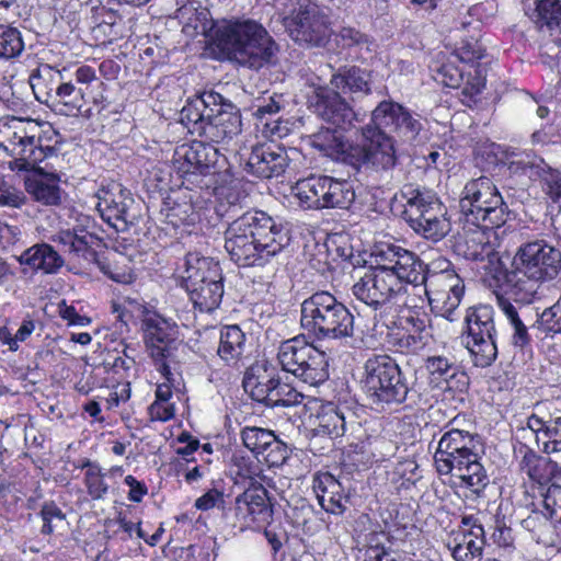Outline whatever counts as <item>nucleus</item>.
<instances>
[{
	"label": "nucleus",
	"instance_id": "nucleus-19",
	"mask_svg": "<svg viewBox=\"0 0 561 561\" xmlns=\"http://www.w3.org/2000/svg\"><path fill=\"white\" fill-rule=\"evenodd\" d=\"M233 512L241 530L270 524L273 518V508L267 497V490L262 484H251L236 497Z\"/></svg>",
	"mask_w": 561,
	"mask_h": 561
},
{
	"label": "nucleus",
	"instance_id": "nucleus-28",
	"mask_svg": "<svg viewBox=\"0 0 561 561\" xmlns=\"http://www.w3.org/2000/svg\"><path fill=\"white\" fill-rule=\"evenodd\" d=\"M279 377L274 368H268L265 364L251 366L243 377V388L250 397L268 407L272 391L277 386Z\"/></svg>",
	"mask_w": 561,
	"mask_h": 561
},
{
	"label": "nucleus",
	"instance_id": "nucleus-55",
	"mask_svg": "<svg viewBox=\"0 0 561 561\" xmlns=\"http://www.w3.org/2000/svg\"><path fill=\"white\" fill-rule=\"evenodd\" d=\"M543 159L534 152H523L515 154L508 162V170L514 174H525L530 180L535 178L540 169Z\"/></svg>",
	"mask_w": 561,
	"mask_h": 561
},
{
	"label": "nucleus",
	"instance_id": "nucleus-57",
	"mask_svg": "<svg viewBox=\"0 0 561 561\" xmlns=\"http://www.w3.org/2000/svg\"><path fill=\"white\" fill-rule=\"evenodd\" d=\"M220 203L218 206V214L224 216L231 210L234 213L242 208L243 202L247 199V195L237 186L221 187L218 193Z\"/></svg>",
	"mask_w": 561,
	"mask_h": 561
},
{
	"label": "nucleus",
	"instance_id": "nucleus-60",
	"mask_svg": "<svg viewBox=\"0 0 561 561\" xmlns=\"http://www.w3.org/2000/svg\"><path fill=\"white\" fill-rule=\"evenodd\" d=\"M282 108H284L283 96L274 94L267 99H263L259 104H256L253 115L260 121V123L264 124L265 127H268V119L278 114Z\"/></svg>",
	"mask_w": 561,
	"mask_h": 561
},
{
	"label": "nucleus",
	"instance_id": "nucleus-46",
	"mask_svg": "<svg viewBox=\"0 0 561 561\" xmlns=\"http://www.w3.org/2000/svg\"><path fill=\"white\" fill-rule=\"evenodd\" d=\"M497 304L504 316L506 317L510 325L512 327V343L516 347L524 348L529 345L531 337L528 333V328L520 319L517 308L506 298L497 297Z\"/></svg>",
	"mask_w": 561,
	"mask_h": 561
},
{
	"label": "nucleus",
	"instance_id": "nucleus-21",
	"mask_svg": "<svg viewBox=\"0 0 561 561\" xmlns=\"http://www.w3.org/2000/svg\"><path fill=\"white\" fill-rule=\"evenodd\" d=\"M286 149L270 141L257 144L251 150L244 170L256 178L271 179L282 175L288 167Z\"/></svg>",
	"mask_w": 561,
	"mask_h": 561
},
{
	"label": "nucleus",
	"instance_id": "nucleus-15",
	"mask_svg": "<svg viewBox=\"0 0 561 561\" xmlns=\"http://www.w3.org/2000/svg\"><path fill=\"white\" fill-rule=\"evenodd\" d=\"M218 161V150L202 141H194L191 145H182L176 148L174 153V169L183 184L187 187L208 186L205 179L215 174V165Z\"/></svg>",
	"mask_w": 561,
	"mask_h": 561
},
{
	"label": "nucleus",
	"instance_id": "nucleus-27",
	"mask_svg": "<svg viewBox=\"0 0 561 561\" xmlns=\"http://www.w3.org/2000/svg\"><path fill=\"white\" fill-rule=\"evenodd\" d=\"M312 489L320 506L330 514L342 515L345 510L346 496L340 481L330 472H319L314 476Z\"/></svg>",
	"mask_w": 561,
	"mask_h": 561
},
{
	"label": "nucleus",
	"instance_id": "nucleus-61",
	"mask_svg": "<svg viewBox=\"0 0 561 561\" xmlns=\"http://www.w3.org/2000/svg\"><path fill=\"white\" fill-rule=\"evenodd\" d=\"M546 438L543 443V451L546 454H553L561 451V415H556L552 412V416L548 427H546Z\"/></svg>",
	"mask_w": 561,
	"mask_h": 561
},
{
	"label": "nucleus",
	"instance_id": "nucleus-25",
	"mask_svg": "<svg viewBox=\"0 0 561 561\" xmlns=\"http://www.w3.org/2000/svg\"><path fill=\"white\" fill-rule=\"evenodd\" d=\"M309 144L323 156L352 165L356 144L350 142L339 129L321 128L309 137Z\"/></svg>",
	"mask_w": 561,
	"mask_h": 561
},
{
	"label": "nucleus",
	"instance_id": "nucleus-49",
	"mask_svg": "<svg viewBox=\"0 0 561 561\" xmlns=\"http://www.w3.org/2000/svg\"><path fill=\"white\" fill-rule=\"evenodd\" d=\"M526 529L531 531L533 539L545 547H553L557 536L552 523L546 515L535 513L524 520Z\"/></svg>",
	"mask_w": 561,
	"mask_h": 561
},
{
	"label": "nucleus",
	"instance_id": "nucleus-43",
	"mask_svg": "<svg viewBox=\"0 0 561 561\" xmlns=\"http://www.w3.org/2000/svg\"><path fill=\"white\" fill-rule=\"evenodd\" d=\"M289 374L309 386H318L329 378V364L324 352L318 350L309 359H304L299 369Z\"/></svg>",
	"mask_w": 561,
	"mask_h": 561
},
{
	"label": "nucleus",
	"instance_id": "nucleus-5",
	"mask_svg": "<svg viewBox=\"0 0 561 561\" xmlns=\"http://www.w3.org/2000/svg\"><path fill=\"white\" fill-rule=\"evenodd\" d=\"M351 310L327 290L313 293L300 306L301 328L317 340H343L354 335Z\"/></svg>",
	"mask_w": 561,
	"mask_h": 561
},
{
	"label": "nucleus",
	"instance_id": "nucleus-40",
	"mask_svg": "<svg viewBox=\"0 0 561 561\" xmlns=\"http://www.w3.org/2000/svg\"><path fill=\"white\" fill-rule=\"evenodd\" d=\"M331 85L343 93H364L370 92V80L367 71L357 68H341L330 80Z\"/></svg>",
	"mask_w": 561,
	"mask_h": 561
},
{
	"label": "nucleus",
	"instance_id": "nucleus-11",
	"mask_svg": "<svg viewBox=\"0 0 561 561\" xmlns=\"http://www.w3.org/2000/svg\"><path fill=\"white\" fill-rule=\"evenodd\" d=\"M463 343L477 367H489L497 357L494 310L489 305L470 307L465 317Z\"/></svg>",
	"mask_w": 561,
	"mask_h": 561
},
{
	"label": "nucleus",
	"instance_id": "nucleus-42",
	"mask_svg": "<svg viewBox=\"0 0 561 561\" xmlns=\"http://www.w3.org/2000/svg\"><path fill=\"white\" fill-rule=\"evenodd\" d=\"M289 374L309 386H318L329 378V364L324 352L318 350L309 359H304L299 369Z\"/></svg>",
	"mask_w": 561,
	"mask_h": 561
},
{
	"label": "nucleus",
	"instance_id": "nucleus-7",
	"mask_svg": "<svg viewBox=\"0 0 561 561\" xmlns=\"http://www.w3.org/2000/svg\"><path fill=\"white\" fill-rule=\"evenodd\" d=\"M404 201L402 218L410 228L433 242H438L450 231L447 209L439 198L431 191L405 185L401 190Z\"/></svg>",
	"mask_w": 561,
	"mask_h": 561
},
{
	"label": "nucleus",
	"instance_id": "nucleus-39",
	"mask_svg": "<svg viewBox=\"0 0 561 561\" xmlns=\"http://www.w3.org/2000/svg\"><path fill=\"white\" fill-rule=\"evenodd\" d=\"M345 416L332 403L321 407L313 420L316 436L341 437L345 432Z\"/></svg>",
	"mask_w": 561,
	"mask_h": 561
},
{
	"label": "nucleus",
	"instance_id": "nucleus-48",
	"mask_svg": "<svg viewBox=\"0 0 561 561\" xmlns=\"http://www.w3.org/2000/svg\"><path fill=\"white\" fill-rule=\"evenodd\" d=\"M517 454L520 456V471L526 473L530 480L541 483L547 478V460L526 445H522Z\"/></svg>",
	"mask_w": 561,
	"mask_h": 561
},
{
	"label": "nucleus",
	"instance_id": "nucleus-31",
	"mask_svg": "<svg viewBox=\"0 0 561 561\" xmlns=\"http://www.w3.org/2000/svg\"><path fill=\"white\" fill-rule=\"evenodd\" d=\"M180 18L185 20L182 27L184 34L191 37L202 35L217 45V27L220 24L215 23L207 9L184 7L180 10Z\"/></svg>",
	"mask_w": 561,
	"mask_h": 561
},
{
	"label": "nucleus",
	"instance_id": "nucleus-62",
	"mask_svg": "<svg viewBox=\"0 0 561 561\" xmlns=\"http://www.w3.org/2000/svg\"><path fill=\"white\" fill-rule=\"evenodd\" d=\"M265 461L272 467L283 465L289 456V450L285 443L273 435L272 442L268 443L266 451L262 454Z\"/></svg>",
	"mask_w": 561,
	"mask_h": 561
},
{
	"label": "nucleus",
	"instance_id": "nucleus-36",
	"mask_svg": "<svg viewBox=\"0 0 561 561\" xmlns=\"http://www.w3.org/2000/svg\"><path fill=\"white\" fill-rule=\"evenodd\" d=\"M530 15L539 28L547 27L553 42L561 47V0H536Z\"/></svg>",
	"mask_w": 561,
	"mask_h": 561
},
{
	"label": "nucleus",
	"instance_id": "nucleus-59",
	"mask_svg": "<svg viewBox=\"0 0 561 561\" xmlns=\"http://www.w3.org/2000/svg\"><path fill=\"white\" fill-rule=\"evenodd\" d=\"M84 484L89 495L93 500L103 499L108 491L105 474L102 472L101 467H92L90 471H85Z\"/></svg>",
	"mask_w": 561,
	"mask_h": 561
},
{
	"label": "nucleus",
	"instance_id": "nucleus-38",
	"mask_svg": "<svg viewBox=\"0 0 561 561\" xmlns=\"http://www.w3.org/2000/svg\"><path fill=\"white\" fill-rule=\"evenodd\" d=\"M186 290L196 308L203 312H210L219 306L224 295L222 274Z\"/></svg>",
	"mask_w": 561,
	"mask_h": 561
},
{
	"label": "nucleus",
	"instance_id": "nucleus-20",
	"mask_svg": "<svg viewBox=\"0 0 561 561\" xmlns=\"http://www.w3.org/2000/svg\"><path fill=\"white\" fill-rule=\"evenodd\" d=\"M465 239L458 243V249L467 260L481 263L485 272L497 270L500 262L499 253L495 250L494 228L484 225H466Z\"/></svg>",
	"mask_w": 561,
	"mask_h": 561
},
{
	"label": "nucleus",
	"instance_id": "nucleus-17",
	"mask_svg": "<svg viewBox=\"0 0 561 561\" xmlns=\"http://www.w3.org/2000/svg\"><path fill=\"white\" fill-rule=\"evenodd\" d=\"M96 208L101 217L116 231H126L134 225L137 215L134 211L135 201L130 193L121 184L113 183L102 186L98 193Z\"/></svg>",
	"mask_w": 561,
	"mask_h": 561
},
{
	"label": "nucleus",
	"instance_id": "nucleus-53",
	"mask_svg": "<svg viewBox=\"0 0 561 561\" xmlns=\"http://www.w3.org/2000/svg\"><path fill=\"white\" fill-rule=\"evenodd\" d=\"M533 181H540L542 191L553 202L561 198V171L551 168L545 160Z\"/></svg>",
	"mask_w": 561,
	"mask_h": 561
},
{
	"label": "nucleus",
	"instance_id": "nucleus-29",
	"mask_svg": "<svg viewBox=\"0 0 561 561\" xmlns=\"http://www.w3.org/2000/svg\"><path fill=\"white\" fill-rule=\"evenodd\" d=\"M21 265H27L34 272L56 274L64 266L62 256L48 243H36L18 257Z\"/></svg>",
	"mask_w": 561,
	"mask_h": 561
},
{
	"label": "nucleus",
	"instance_id": "nucleus-56",
	"mask_svg": "<svg viewBox=\"0 0 561 561\" xmlns=\"http://www.w3.org/2000/svg\"><path fill=\"white\" fill-rule=\"evenodd\" d=\"M536 325L546 334H561V296L539 314Z\"/></svg>",
	"mask_w": 561,
	"mask_h": 561
},
{
	"label": "nucleus",
	"instance_id": "nucleus-58",
	"mask_svg": "<svg viewBox=\"0 0 561 561\" xmlns=\"http://www.w3.org/2000/svg\"><path fill=\"white\" fill-rule=\"evenodd\" d=\"M302 394L296 391L287 383L277 381L274 391H272V398H270L268 407H293L299 404L302 401Z\"/></svg>",
	"mask_w": 561,
	"mask_h": 561
},
{
	"label": "nucleus",
	"instance_id": "nucleus-33",
	"mask_svg": "<svg viewBox=\"0 0 561 561\" xmlns=\"http://www.w3.org/2000/svg\"><path fill=\"white\" fill-rule=\"evenodd\" d=\"M328 175H312L296 183L295 195L306 209H324Z\"/></svg>",
	"mask_w": 561,
	"mask_h": 561
},
{
	"label": "nucleus",
	"instance_id": "nucleus-45",
	"mask_svg": "<svg viewBox=\"0 0 561 561\" xmlns=\"http://www.w3.org/2000/svg\"><path fill=\"white\" fill-rule=\"evenodd\" d=\"M354 201L355 191L351 182L328 176L324 208L347 209Z\"/></svg>",
	"mask_w": 561,
	"mask_h": 561
},
{
	"label": "nucleus",
	"instance_id": "nucleus-18",
	"mask_svg": "<svg viewBox=\"0 0 561 561\" xmlns=\"http://www.w3.org/2000/svg\"><path fill=\"white\" fill-rule=\"evenodd\" d=\"M385 133L394 134L403 142H412L422 129L417 114L393 101H382L371 112V123Z\"/></svg>",
	"mask_w": 561,
	"mask_h": 561
},
{
	"label": "nucleus",
	"instance_id": "nucleus-13",
	"mask_svg": "<svg viewBox=\"0 0 561 561\" xmlns=\"http://www.w3.org/2000/svg\"><path fill=\"white\" fill-rule=\"evenodd\" d=\"M282 22L291 39L307 47L324 46L332 34L328 15L317 4L299 5Z\"/></svg>",
	"mask_w": 561,
	"mask_h": 561
},
{
	"label": "nucleus",
	"instance_id": "nucleus-4",
	"mask_svg": "<svg viewBox=\"0 0 561 561\" xmlns=\"http://www.w3.org/2000/svg\"><path fill=\"white\" fill-rule=\"evenodd\" d=\"M217 46L240 65L260 69L271 62L277 46L254 20L224 21L217 27Z\"/></svg>",
	"mask_w": 561,
	"mask_h": 561
},
{
	"label": "nucleus",
	"instance_id": "nucleus-51",
	"mask_svg": "<svg viewBox=\"0 0 561 561\" xmlns=\"http://www.w3.org/2000/svg\"><path fill=\"white\" fill-rule=\"evenodd\" d=\"M424 367L433 381H447L454 378L458 373V365L454 358L443 355L428 356L425 359Z\"/></svg>",
	"mask_w": 561,
	"mask_h": 561
},
{
	"label": "nucleus",
	"instance_id": "nucleus-37",
	"mask_svg": "<svg viewBox=\"0 0 561 561\" xmlns=\"http://www.w3.org/2000/svg\"><path fill=\"white\" fill-rule=\"evenodd\" d=\"M485 537L458 531L446 543L455 561H481Z\"/></svg>",
	"mask_w": 561,
	"mask_h": 561
},
{
	"label": "nucleus",
	"instance_id": "nucleus-34",
	"mask_svg": "<svg viewBox=\"0 0 561 561\" xmlns=\"http://www.w3.org/2000/svg\"><path fill=\"white\" fill-rule=\"evenodd\" d=\"M245 334L238 325H227L220 331L217 355L228 366H237L245 352Z\"/></svg>",
	"mask_w": 561,
	"mask_h": 561
},
{
	"label": "nucleus",
	"instance_id": "nucleus-30",
	"mask_svg": "<svg viewBox=\"0 0 561 561\" xmlns=\"http://www.w3.org/2000/svg\"><path fill=\"white\" fill-rule=\"evenodd\" d=\"M221 268L219 263L208 256H203L197 252H190L184 260L183 283L185 289L192 286L202 285L208 282V278L219 277Z\"/></svg>",
	"mask_w": 561,
	"mask_h": 561
},
{
	"label": "nucleus",
	"instance_id": "nucleus-52",
	"mask_svg": "<svg viewBox=\"0 0 561 561\" xmlns=\"http://www.w3.org/2000/svg\"><path fill=\"white\" fill-rule=\"evenodd\" d=\"M24 50L21 32L12 26L0 24V58L12 59Z\"/></svg>",
	"mask_w": 561,
	"mask_h": 561
},
{
	"label": "nucleus",
	"instance_id": "nucleus-44",
	"mask_svg": "<svg viewBox=\"0 0 561 561\" xmlns=\"http://www.w3.org/2000/svg\"><path fill=\"white\" fill-rule=\"evenodd\" d=\"M472 445H481L478 435H473L468 431L449 428L439 438L435 455L449 458L455 450L463 449L469 453Z\"/></svg>",
	"mask_w": 561,
	"mask_h": 561
},
{
	"label": "nucleus",
	"instance_id": "nucleus-1",
	"mask_svg": "<svg viewBox=\"0 0 561 561\" xmlns=\"http://www.w3.org/2000/svg\"><path fill=\"white\" fill-rule=\"evenodd\" d=\"M376 265L360 276L352 294L373 310H382L405 295L407 284L417 278L416 254L397 244H382L375 252Z\"/></svg>",
	"mask_w": 561,
	"mask_h": 561
},
{
	"label": "nucleus",
	"instance_id": "nucleus-3",
	"mask_svg": "<svg viewBox=\"0 0 561 561\" xmlns=\"http://www.w3.org/2000/svg\"><path fill=\"white\" fill-rule=\"evenodd\" d=\"M504 274L506 294L516 301L530 304L541 285L557 278L561 271V250L545 239H536L519 245Z\"/></svg>",
	"mask_w": 561,
	"mask_h": 561
},
{
	"label": "nucleus",
	"instance_id": "nucleus-50",
	"mask_svg": "<svg viewBox=\"0 0 561 561\" xmlns=\"http://www.w3.org/2000/svg\"><path fill=\"white\" fill-rule=\"evenodd\" d=\"M553 412V403L549 400L540 401L534 404L533 413L526 420V427L519 431L526 432L529 430L535 434L536 438L540 436L546 438V427H548Z\"/></svg>",
	"mask_w": 561,
	"mask_h": 561
},
{
	"label": "nucleus",
	"instance_id": "nucleus-8",
	"mask_svg": "<svg viewBox=\"0 0 561 561\" xmlns=\"http://www.w3.org/2000/svg\"><path fill=\"white\" fill-rule=\"evenodd\" d=\"M360 386L369 402L380 409L403 403L410 391L400 366L388 355H375L365 362Z\"/></svg>",
	"mask_w": 561,
	"mask_h": 561
},
{
	"label": "nucleus",
	"instance_id": "nucleus-22",
	"mask_svg": "<svg viewBox=\"0 0 561 561\" xmlns=\"http://www.w3.org/2000/svg\"><path fill=\"white\" fill-rule=\"evenodd\" d=\"M145 342L153 359L169 357L175 340V324L156 312H147L142 319Z\"/></svg>",
	"mask_w": 561,
	"mask_h": 561
},
{
	"label": "nucleus",
	"instance_id": "nucleus-41",
	"mask_svg": "<svg viewBox=\"0 0 561 561\" xmlns=\"http://www.w3.org/2000/svg\"><path fill=\"white\" fill-rule=\"evenodd\" d=\"M43 178L28 185V192L34 199L46 206H57L61 203L62 191L59 186L60 176L56 172L38 173Z\"/></svg>",
	"mask_w": 561,
	"mask_h": 561
},
{
	"label": "nucleus",
	"instance_id": "nucleus-10",
	"mask_svg": "<svg viewBox=\"0 0 561 561\" xmlns=\"http://www.w3.org/2000/svg\"><path fill=\"white\" fill-rule=\"evenodd\" d=\"M0 147L13 157L10 169L19 172L44 173L38 164L57 153L54 147L44 146L39 137L31 135L24 122L15 117L0 125Z\"/></svg>",
	"mask_w": 561,
	"mask_h": 561
},
{
	"label": "nucleus",
	"instance_id": "nucleus-6",
	"mask_svg": "<svg viewBox=\"0 0 561 561\" xmlns=\"http://www.w3.org/2000/svg\"><path fill=\"white\" fill-rule=\"evenodd\" d=\"M450 265V262L445 259L424 265L416 255L415 270L419 274L412 284L423 285L424 294L436 314L454 321L455 312L463 296L465 285Z\"/></svg>",
	"mask_w": 561,
	"mask_h": 561
},
{
	"label": "nucleus",
	"instance_id": "nucleus-14",
	"mask_svg": "<svg viewBox=\"0 0 561 561\" xmlns=\"http://www.w3.org/2000/svg\"><path fill=\"white\" fill-rule=\"evenodd\" d=\"M470 446L469 453L463 449L455 450L449 458L434 456L436 470L439 474H453L460 480V485L466 486L474 497H480L489 485V476L480 462L478 447Z\"/></svg>",
	"mask_w": 561,
	"mask_h": 561
},
{
	"label": "nucleus",
	"instance_id": "nucleus-12",
	"mask_svg": "<svg viewBox=\"0 0 561 561\" xmlns=\"http://www.w3.org/2000/svg\"><path fill=\"white\" fill-rule=\"evenodd\" d=\"M364 144L356 145L352 165L376 176L389 175L397 165L393 137L371 124L360 129Z\"/></svg>",
	"mask_w": 561,
	"mask_h": 561
},
{
	"label": "nucleus",
	"instance_id": "nucleus-2",
	"mask_svg": "<svg viewBox=\"0 0 561 561\" xmlns=\"http://www.w3.org/2000/svg\"><path fill=\"white\" fill-rule=\"evenodd\" d=\"M289 243V230L262 210L243 213L225 230V249L239 266H264Z\"/></svg>",
	"mask_w": 561,
	"mask_h": 561
},
{
	"label": "nucleus",
	"instance_id": "nucleus-9",
	"mask_svg": "<svg viewBox=\"0 0 561 561\" xmlns=\"http://www.w3.org/2000/svg\"><path fill=\"white\" fill-rule=\"evenodd\" d=\"M459 209L465 225H484L499 228L508 216V206L492 179L479 176L466 183L462 188Z\"/></svg>",
	"mask_w": 561,
	"mask_h": 561
},
{
	"label": "nucleus",
	"instance_id": "nucleus-26",
	"mask_svg": "<svg viewBox=\"0 0 561 561\" xmlns=\"http://www.w3.org/2000/svg\"><path fill=\"white\" fill-rule=\"evenodd\" d=\"M51 240L60 245L66 253L75 259H82L85 262L96 260L95 248L100 247L102 239L84 229L73 228L72 230H60L53 236Z\"/></svg>",
	"mask_w": 561,
	"mask_h": 561
},
{
	"label": "nucleus",
	"instance_id": "nucleus-32",
	"mask_svg": "<svg viewBox=\"0 0 561 561\" xmlns=\"http://www.w3.org/2000/svg\"><path fill=\"white\" fill-rule=\"evenodd\" d=\"M317 351L318 348L300 334L279 344L277 359L282 369L290 373L293 369H299L304 359H309Z\"/></svg>",
	"mask_w": 561,
	"mask_h": 561
},
{
	"label": "nucleus",
	"instance_id": "nucleus-24",
	"mask_svg": "<svg viewBox=\"0 0 561 561\" xmlns=\"http://www.w3.org/2000/svg\"><path fill=\"white\" fill-rule=\"evenodd\" d=\"M222 100V95L215 91H206L187 101L181 111V122L190 133L204 137V129L208 126L209 118L214 115V106Z\"/></svg>",
	"mask_w": 561,
	"mask_h": 561
},
{
	"label": "nucleus",
	"instance_id": "nucleus-35",
	"mask_svg": "<svg viewBox=\"0 0 561 561\" xmlns=\"http://www.w3.org/2000/svg\"><path fill=\"white\" fill-rule=\"evenodd\" d=\"M47 99L54 106H60L65 115H77L84 105V92L72 82H57L56 89L49 88Z\"/></svg>",
	"mask_w": 561,
	"mask_h": 561
},
{
	"label": "nucleus",
	"instance_id": "nucleus-23",
	"mask_svg": "<svg viewBox=\"0 0 561 561\" xmlns=\"http://www.w3.org/2000/svg\"><path fill=\"white\" fill-rule=\"evenodd\" d=\"M241 116L239 110L224 98L214 106V115L204 129V137L211 142H222L231 139L241 131Z\"/></svg>",
	"mask_w": 561,
	"mask_h": 561
},
{
	"label": "nucleus",
	"instance_id": "nucleus-16",
	"mask_svg": "<svg viewBox=\"0 0 561 561\" xmlns=\"http://www.w3.org/2000/svg\"><path fill=\"white\" fill-rule=\"evenodd\" d=\"M309 110L323 122L334 128L348 131L360 122L359 114L345 101L341 94L328 87H314L308 94Z\"/></svg>",
	"mask_w": 561,
	"mask_h": 561
},
{
	"label": "nucleus",
	"instance_id": "nucleus-63",
	"mask_svg": "<svg viewBox=\"0 0 561 561\" xmlns=\"http://www.w3.org/2000/svg\"><path fill=\"white\" fill-rule=\"evenodd\" d=\"M401 327L407 333L417 334L424 337H430L428 320L425 316L421 317L415 312H409L408 316L402 317Z\"/></svg>",
	"mask_w": 561,
	"mask_h": 561
},
{
	"label": "nucleus",
	"instance_id": "nucleus-54",
	"mask_svg": "<svg viewBox=\"0 0 561 561\" xmlns=\"http://www.w3.org/2000/svg\"><path fill=\"white\" fill-rule=\"evenodd\" d=\"M274 432L262 427H245L241 432L243 445L253 454L262 455L273 439Z\"/></svg>",
	"mask_w": 561,
	"mask_h": 561
},
{
	"label": "nucleus",
	"instance_id": "nucleus-47",
	"mask_svg": "<svg viewBox=\"0 0 561 561\" xmlns=\"http://www.w3.org/2000/svg\"><path fill=\"white\" fill-rule=\"evenodd\" d=\"M61 79L62 75L59 70H55L48 65L39 68L37 72L33 73L30 78L31 87L36 99L43 103H51V100L47 99V92L49 88L56 89L57 82Z\"/></svg>",
	"mask_w": 561,
	"mask_h": 561
},
{
	"label": "nucleus",
	"instance_id": "nucleus-64",
	"mask_svg": "<svg viewBox=\"0 0 561 561\" xmlns=\"http://www.w3.org/2000/svg\"><path fill=\"white\" fill-rule=\"evenodd\" d=\"M543 506L549 512L550 518L561 520V484H550L543 494Z\"/></svg>",
	"mask_w": 561,
	"mask_h": 561
}]
</instances>
